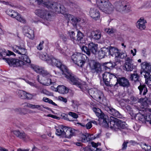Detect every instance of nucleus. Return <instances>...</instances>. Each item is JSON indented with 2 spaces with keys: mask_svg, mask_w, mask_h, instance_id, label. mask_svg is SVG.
<instances>
[{
  "mask_svg": "<svg viewBox=\"0 0 151 151\" xmlns=\"http://www.w3.org/2000/svg\"><path fill=\"white\" fill-rule=\"evenodd\" d=\"M57 68L61 71L60 74H62L67 79L70 83L76 85L82 91H84L83 87L85 85L81 84L79 81L78 78L73 74L68 69L67 67L62 63L60 60L57 61Z\"/></svg>",
  "mask_w": 151,
  "mask_h": 151,
  "instance_id": "nucleus-1",
  "label": "nucleus"
},
{
  "mask_svg": "<svg viewBox=\"0 0 151 151\" xmlns=\"http://www.w3.org/2000/svg\"><path fill=\"white\" fill-rule=\"evenodd\" d=\"M105 110L109 114L117 117H120L121 116V114L119 112L111 107L106 106L105 107Z\"/></svg>",
  "mask_w": 151,
  "mask_h": 151,
  "instance_id": "nucleus-25",
  "label": "nucleus"
},
{
  "mask_svg": "<svg viewBox=\"0 0 151 151\" xmlns=\"http://www.w3.org/2000/svg\"><path fill=\"white\" fill-rule=\"evenodd\" d=\"M108 55H110L116 58L117 56H118V53L119 50L117 48L110 46L108 47Z\"/></svg>",
  "mask_w": 151,
  "mask_h": 151,
  "instance_id": "nucleus-28",
  "label": "nucleus"
},
{
  "mask_svg": "<svg viewBox=\"0 0 151 151\" xmlns=\"http://www.w3.org/2000/svg\"><path fill=\"white\" fill-rule=\"evenodd\" d=\"M117 80L114 84L115 85L117 83H119V85L124 87H128L130 85V83L128 80L124 77L119 78L117 75Z\"/></svg>",
  "mask_w": 151,
  "mask_h": 151,
  "instance_id": "nucleus-18",
  "label": "nucleus"
},
{
  "mask_svg": "<svg viewBox=\"0 0 151 151\" xmlns=\"http://www.w3.org/2000/svg\"><path fill=\"white\" fill-rule=\"evenodd\" d=\"M19 58L21 60L11 58H3V59L10 65H13L14 66L22 67L23 68L27 66V64L22 60L27 63H31V60L26 54L21 55Z\"/></svg>",
  "mask_w": 151,
  "mask_h": 151,
  "instance_id": "nucleus-2",
  "label": "nucleus"
},
{
  "mask_svg": "<svg viewBox=\"0 0 151 151\" xmlns=\"http://www.w3.org/2000/svg\"><path fill=\"white\" fill-rule=\"evenodd\" d=\"M59 7V11H57V13H61L62 14H64L65 13V9L63 5H61L60 4L59 5H58L57 6ZM57 10H59L58 8L57 7Z\"/></svg>",
  "mask_w": 151,
  "mask_h": 151,
  "instance_id": "nucleus-42",
  "label": "nucleus"
},
{
  "mask_svg": "<svg viewBox=\"0 0 151 151\" xmlns=\"http://www.w3.org/2000/svg\"><path fill=\"white\" fill-rule=\"evenodd\" d=\"M90 67L94 72L100 73L102 72L101 65L98 62H93L90 64Z\"/></svg>",
  "mask_w": 151,
  "mask_h": 151,
  "instance_id": "nucleus-21",
  "label": "nucleus"
},
{
  "mask_svg": "<svg viewBox=\"0 0 151 151\" xmlns=\"http://www.w3.org/2000/svg\"><path fill=\"white\" fill-rule=\"evenodd\" d=\"M14 18H15L18 21L22 23H25L26 22L25 19L17 12V15L14 17Z\"/></svg>",
  "mask_w": 151,
  "mask_h": 151,
  "instance_id": "nucleus-41",
  "label": "nucleus"
},
{
  "mask_svg": "<svg viewBox=\"0 0 151 151\" xmlns=\"http://www.w3.org/2000/svg\"><path fill=\"white\" fill-rule=\"evenodd\" d=\"M58 100L60 101L63 102L65 103H66L67 101V99L61 96H59L58 98Z\"/></svg>",
  "mask_w": 151,
  "mask_h": 151,
  "instance_id": "nucleus-60",
  "label": "nucleus"
},
{
  "mask_svg": "<svg viewBox=\"0 0 151 151\" xmlns=\"http://www.w3.org/2000/svg\"><path fill=\"white\" fill-rule=\"evenodd\" d=\"M31 68L37 73L40 74H41L43 69L42 68L38 66L35 65H31Z\"/></svg>",
  "mask_w": 151,
  "mask_h": 151,
  "instance_id": "nucleus-34",
  "label": "nucleus"
},
{
  "mask_svg": "<svg viewBox=\"0 0 151 151\" xmlns=\"http://www.w3.org/2000/svg\"><path fill=\"white\" fill-rule=\"evenodd\" d=\"M39 57L42 60L46 61L49 64L54 66H57V60L52 56H49L46 53H41Z\"/></svg>",
  "mask_w": 151,
  "mask_h": 151,
  "instance_id": "nucleus-15",
  "label": "nucleus"
},
{
  "mask_svg": "<svg viewBox=\"0 0 151 151\" xmlns=\"http://www.w3.org/2000/svg\"><path fill=\"white\" fill-rule=\"evenodd\" d=\"M69 34L72 40L73 41L76 40V38L75 37V34L74 32L71 31L69 32Z\"/></svg>",
  "mask_w": 151,
  "mask_h": 151,
  "instance_id": "nucleus-50",
  "label": "nucleus"
},
{
  "mask_svg": "<svg viewBox=\"0 0 151 151\" xmlns=\"http://www.w3.org/2000/svg\"><path fill=\"white\" fill-rule=\"evenodd\" d=\"M132 59L129 57L125 59V63L124 66V69L128 71H132L133 69V65L132 63Z\"/></svg>",
  "mask_w": 151,
  "mask_h": 151,
  "instance_id": "nucleus-17",
  "label": "nucleus"
},
{
  "mask_svg": "<svg viewBox=\"0 0 151 151\" xmlns=\"http://www.w3.org/2000/svg\"><path fill=\"white\" fill-rule=\"evenodd\" d=\"M12 50L15 53L22 55L27 53V50L25 48L17 45L12 47Z\"/></svg>",
  "mask_w": 151,
  "mask_h": 151,
  "instance_id": "nucleus-22",
  "label": "nucleus"
},
{
  "mask_svg": "<svg viewBox=\"0 0 151 151\" xmlns=\"http://www.w3.org/2000/svg\"><path fill=\"white\" fill-rule=\"evenodd\" d=\"M139 76L137 73H134L130 74V79L131 81H133L134 82L139 83Z\"/></svg>",
  "mask_w": 151,
  "mask_h": 151,
  "instance_id": "nucleus-33",
  "label": "nucleus"
},
{
  "mask_svg": "<svg viewBox=\"0 0 151 151\" xmlns=\"http://www.w3.org/2000/svg\"><path fill=\"white\" fill-rule=\"evenodd\" d=\"M141 146L145 151H151V147L148 144L145 143H141Z\"/></svg>",
  "mask_w": 151,
  "mask_h": 151,
  "instance_id": "nucleus-40",
  "label": "nucleus"
},
{
  "mask_svg": "<svg viewBox=\"0 0 151 151\" xmlns=\"http://www.w3.org/2000/svg\"><path fill=\"white\" fill-rule=\"evenodd\" d=\"M86 137L87 142L93 140L92 138L91 137L90 134L86 133Z\"/></svg>",
  "mask_w": 151,
  "mask_h": 151,
  "instance_id": "nucleus-64",
  "label": "nucleus"
},
{
  "mask_svg": "<svg viewBox=\"0 0 151 151\" xmlns=\"http://www.w3.org/2000/svg\"><path fill=\"white\" fill-rule=\"evenodd\" d=\"M143 70L141 72V74L144 76L145 78L150 76L151 75L150 72L151 71V65L150 63L147 62H143L141 64Z\"/></svg>",
  "mask_w": 151,
  "mask_h": 151,
  "instance_id": "nucleus-16",
  "label": "nucleus"
},
{
  "mask_svg": "<svg viewBox=\"0 0 151 151\" xmlns=\"http://www.w3.org/2000/svg\"><path fill=\"white\" fill-rule=\"evenodd\" d=\"M96 4L102 12L108 14L112 13L114 10V6L109 0H96Z\"/></svg>",
  "mask_w": 151,
  "mask_h": 151,
  "instance_id": "nucleus-3",
  "label": "nucleus"
},
{
  "mask_svg": "<svg viewBox=\"0 0 151 151\" xmlns=\"http://www.w3.org/2000/svg\"><path fill=\"white\" fill-rule=\"evenodd\" d=\"M151 121V114H148L145 116V122L147 121L150 123Z\"/></svg>",
  "mask_w": 151,
  "mask_h": 151,
  "instance_id": "nucleus-61",
  "label": "nucleus"
},
{
  "mask_svg": "<svg viewBox=\"0 0 151 151\" xmlns=\"http://www.w3.org/2000/svg\"><path fill=\"white\" fill-rule=\"evenodd\" d=\"M105 31L108 34L111 35L116 32V30L113 28H108L105 29Z\"/></svg>",
  "mask_w": 151,
  "mask_h": 151,
  "instance_id": "nucleus-48",
  "label": "nucleus"
},
{
  "mask_svg": "<svg viewBox=\"0 0 151 151\" xmlns=\"http://www.w3.org/2000/svg\"><path fill=\"white\" fill-rule=\"evenodd\" d=\"M138 120L140 123H145V116L143 115L139 114L138 116Z\"/></svg>",
  "mask_w": 151,
  "mask_h": 151,
  "instance_id": "nucleus-45",
  "label": "nucleus"
},
{
  "mask_svg": "<svg viewBox=\"0 0 151 151\" xmlns=\"http://www.w3.org/2000/svg\"><path fill=\"white\" fill-rule=\"evenodd\" d=\"M83 34L81 32L79 31L78 32L76 40H75L78 41H80V42L81 43H84V42L82 41L83 39Z\"/></svg>",
  "mask_w": 151,
  "mask_h": 151,
  "instance_id": "nucleus-35",
  "label": "nucleus"
},
{
  "mask_svg": "<svg viewBox=\"0 0 151 151\" xmlns=\"http://www.w3.org/2000/svg\"><path fill=\"white\" fill-rule=\"evenodd\" d=\"M91 36L95 40H99L101 37V32L99 29H96L92 31L91 32Z\"/></svg>",
  "mask_w": 151,
  "mask_h": 151,
  "instance_id": "nucleus-27",
  "label": "nucleus"
},
{
  "mask_svg": "<svg viewBox=\"0 0 151 151\" xmlns=\"http://www.w3.org/2000/svg\"><path fill=\"white\" fill-rule=\"evenodd\" d=\"M147 23L146 20L143 17H141L137 22V27L141 30H144L146 28L145 24Z\"/></svg>",
  "mask_w": 151,
  "mask_h": 151,
  "instance_id": "nucleus-26",
  "label": "nucleus"
},
{
  "mask_svg": "<svg viewBox=\"0 0 151 151\" xmlns=\"http://www.w3.org/2000/svg\"><path fill=\"white\" fill-rule=\"evenodd\" d=\"M87 58L85 55L80 53L74 54L71 56V59L73 62L81 67L84 65Z\"/></svg>",
  "mask_w": 151,
  "mask_h": 151,
  "instance_id": "nucleus-9",
  "label": "nucleus"
},
{
  "mask_svg": "<svg viewBox=\"0 0 151 151\" xmlns=\"http://www.w3.org/2000/svg\"><path fill=\"white\" fill-rule=\"evenodd\" d=\"M93 110L96 116L99 117L100 124L105 127H108L109 126L108 116L105 115L99 108L93 107Z\"/></svg>",
  "mask_w": 151,
  "mask_h": 151,
  "instance_id": "nucleus-8",
  "label": "nucleus"
},
{
  "mask_svg": "<svg viewBox=\"0 0 151 151\" xmlns=\"http://www.w3.org/2000/svg\"><path fill=\"white\" fill-rule=\"evenodd\" d=\"M26 82L27 83H28V84L30 85L31 86L35 87L37 89H38L39 88V87L37 85L29 81H27Z\"/></svg>",
  "mask_w": 151,
  "mask_h": 151,
  "instance_id": "nucleus-57",
  "label": "nucleus"
},
{
  "mask_svg": "<svg viewBox=\"0 0 151 151\" xmlns=\"http://www.w3.org/2000/svg\"><path fill=\"white\" fill-rule=\"evenodd\" d=\"M25 99L31 100L32 99L33 95L29 93L26 92Z\"/></svg>",
  "mask_w": 151,
  "mask_h": 151,
  "instance_id": "nucleus-55",
  "label": "nucleus"
},
{
  "mask_svg": "<svg viewBox=\"0 0 151 151\" xmlns=\"http://www.w3.org/2000/svg\"><path fill=\"white\" fill-rule=\"evenodd\" d=\"M98 45L93 42L90 43L88 45V48L85 46H83L81 49L83 52L90 56L91 52L95 54L97 51Z\"/></svg>",
  "mask_w": 151,
  "mask_h": 151,
  "instance_id": "nucleus-13",
  "label": "nucleus"
},
{
  "mask_svg": "<svg viewBox=\"0 0 151 151\" xmlns=\"http://www.w3.org/2000/svg\"><path fill=\"white\" fill-rule=\"evenodd\" d=\"M80 141L82 142H87L86 133L84 134H80Z\"/></svg>",
  "mask_w": 151,
  "mask_h": 151,
  "instance_id": "nucleus-49",
  "label": "nucleus"
},
{
  "mask_svg": "<svg viewBox=\"0 0 151 151\" xmlns=\"http://www.w3.org/2000/svg\"><path fill=\"white\" fill-rule=\"evenodd\" d=\"M118 54V56H117L116 58L121 59H124L127 56V54L126 52H120L119 51Z\"/></svg>",
  "mask_w": 151,
  "mask_h": 151,
  "instance_id": "nucleus-46",
  "label": "nucleus"
},
{
  "mask_svg": "<svg viewBox=\"0 0 151 151\" xmlns=\"http://www.w3.org/2000/svg\"><path fill=\"white\" fill-rule=\"evenodd\" d=\"M127 125L125 122L121 121L116 118L111 117L109 123V126L112 129L117 131L121 129H124L127 127Z\"/></svg>",
  "mask_w": 151,
  "mask_h": 151,
  "instance_id": "nucleus-5",
  "label": "nucleus"
},
{
  "mask_svg": "<svg viewBox=\"0 0 151 151\" xmlns=\"http://www.w3.org/2000/svg\"><path fill=\"white\" fill-rule=\"evenodd\" d=\"M88 92L93 98L100 103H102L104 99V96L101 91L94 88L89 89Z\"/></svg>",
  "mask_w": 151,
  "mask_h": 151,
  "instance_id": "nucleus-11",
  "label": "nucleus"
},
{
  "mask_svg": "<svg viewBox=\"0 0 151 151\" xmlns=\"http://www.w3.org/2000/svg\"><path fill=\"white\" fill-rule=\"evenodd\" d=\"M37 80L39 82L45 86H49L52 83L50 77H42L40 78V76H38Z\"/></svg>",
  "mask_w": 151,
  "mask_h": 151,
  "instance_id": "nucleus-23",
  "label": "nucleus"
},
{
  "mask_svg": "<svg viewBox=\"0 0 151 151\" xmlns=\"http://www.w3.org/2000/svg\"><path fill=\"white\" fill-rule=\"evenodd\" d=\"M44 43V42L43 41H42L40 42L38 45L37 47V49L39 50H41L43 48V44Z\"/></svg>",
  "mask_w": 151,
  "mask_h": 151,
  "instance_id": "nucleus-59",
  "label": "nucleus"
},
{
  "mask_svg": "<svg viewBox=\"0 0 151 151\" xmlns=\"http://www.w3.org/2000/svg\"><path fill=\"white\" fill-rule=\"evenodd\" d=\"M35 13L41 18L47 20H50L52 17L50 12L44 8L36 9Z\"/></svg>",
  "mask_w": 151,
  "mask_h": 151,
  "instance_id": "nucleus-12",
  "label": "nucleus"
},
{
  "mask_svg": "<svg viewBox=\"0 0 151 151\" xmlns=\"http://www.w3.org/2000/svg\"><path fill=\"white\" fill-rule=\"evenodd\" d=\"M63 119L66 120H69L68 118L67 114L60 112L58 113L57 116V119Z\"/></svg>",
  "mask_w": 151,
  "mask_h": 151,
  "instance_id": "nucleus-37",
  "label": "nucleus"
},
{
  "mask_svg": "<svg viewBox=\"0 0 151 151\" xmlns=\"http://www.w3.org/2000/svg\"><path fill=\"white\" fill-rule=\"evenodd\" d=\"M140 85L138 87V89L139 90V94L141 95H145L147 92V88L145 85L141 84L140 83Z\"/></svg>",
  "mask_w": 151,
  "mask_h": 151,
  "instance_id": "nucleus-30",
  "label": "nucleus"
},
{
  "mask_svg": "<svg viewBox=\"0 0 151 151\" xmlns=\"http://www.w3.org/2000/svg\"><path fill=\"white\" fill-rule=\"evenodd\" d=\"M74 16L70 14H64L65 17L68 20H72V19L73 18Z\"/></svg>",
  "mask_w": 151,
  "mask_h": 151,
  "instance_id": "nucleus-51",
  "label": "nucleus"
},
{
  "mask_svg": "<svg viewBox=\"0 0 151 151\" xmlns=\"http://www.w3.org/2000/svg\"><path fill=\"white\" fill-rule=\"evenodd\" d=\"M14 134L20 139H23L25 135V133L23 132H20L19 130L14 131L13 132Z\"/></svg>",
  "mask_w": 151,
  "mask_h": 151,
  "instance_id": "nucleus-38",
  "label": "nucleus"
},
{
  "mask_svg": "<svg viewBox=\"0 0 151 151\" xmlns=\"http://www.w3.org/2000/svg\"><path fill=\"white\" fill-rule=\"evenodd\" d=\"M67 8L72 12H78L80 11V7L75 3L72 1H69L67 4Z\"/></svg>",
  "mask_w": 151,
  "mask_h": 151,
  "instance_id": "nucleus-19",
  "label": "nucleus"
},
{
  "mask_svg": "<svg viewBox=\"0 0 151 151\" xmlns=\"http://www.w3.org/2000/svg\"><path fill=\"white\" fill-rule=\"evenodd\" d=\"M128 143V142L124 141L122 145V150H125L127 147V144Z\"/></svg>",
  "mask_w": 151,
  "mask_h": 151,
  "instance_id": "nucleus-62",
  "label": "nucleus"
},
{
  "mask_svg": "<svg viewBox=\"0 0 151 151\" xmlns=\"http://www.w3.org/2000/svg\"><path fill=\"white\" fill-rule=\"evenodd\" d=\"M130 99L134 103H136L138 102L141 103V109L140 110L143 111H144L145 110H146V108L149 102V100L147 98H140L139 99L137 97L132 96L130 97Z\"/></svg>",
  "mask_w": 151,
  "mask_h": 151,
  "instance_id": "nucleus-14",
  "label": "nucleus"
},
{
  "mask_svg": "<svg viewBox=\"0 0 151 151\" xmlns=\"http://www.w3.org/2000/svg\"><path fill=\"white\" fill-rule=\"evenodd\" d=\"M68 114L74 118L76 119L78 117V114L73 112H70L68 113Z\"/></svg>",
  "mask_w": 151,
  "mask_h": 151,
  "instance_id": "nucleus-54",
  "label": "nucleus"
},
{
  "mask_svg": "<svg viewBox=\"0 0 151 151\" xmlns=\"http://www.w3.org/2000/svg\"><path fill=\"white\" fill-rule=\"evenodd\" d=\"M104 64L108 68H111L114 67L113 64L110 62L105 63Z\"/></svg>",
  "mask_w": 151,
  "mask_h": 151,
  "instance_id": "nucleus-53",
  "label": "nucleus"
},
{
  "mask_svg": "<svg viewBox=\"0 0 151 151\" xmlns=\"http://www.w3.org/2000/svg\"><path fill=\"white\" fill-rule=\"evenodd\" d=\"M114 6L116 10L119 12L125 10L129 12L131 9L129 3L125 1H117L114 3Z\"/></svg>",
  "mask_w": 151,
  "mask_h": 151,
  "instance_id": "nucleus-10",
  "label": "nucleus"
},
{
  "mask_svg": "<svg viewBox=\"0 0 151 151\" xmlns=\"http://www.w3.org/2000/svg\"><path fill=\"white\" fill-rule=\"evenodd\" d=\"M23 104L24 105V107H27L33 109L34 105L27 103H24Z\"/></svg>",
  "mask_w": 151,
  "mask_h": 151,
  "instance_id": "nucleus-52",
  "label": "nucleus"
},
{
  "mask_svg": "<svg viewBox=\"0 0 151 151\" xmlns=\"http://www.w3.org/2000/svg\"><path fill=\"white\" fill-rule=\"evenodd\" d=\"M11 55H15L14 53L9 51H6L5 49H1L0 50V56L2 57H4L6 56H9Z\"/></svg>",
  "mask_w": 151,
  "mask_h": 151,
  "instance_id": "nucleus-32",
  "label": "nucleus"
},
{
  "mask_svg": "<svg viewBox=\"0 0 151 151\" xmlns=\"http://www.w3.org/2000/svg\"><path fill=\"white\" fill-rule=\"evenodd\" d=\"M24 35L29 39L33 40L34 38L33 31L27 26H25L24 28Z\"/></svg>",
  "mask_w": 151,
  "mask_h": 151,
  "instance_id": "nucleus-24",
  "label": "nucleus"
},
{
  "mask_svg": "<svg viewBox=\"0 0 151 151\" xmlns=\"http://www.w3.org/2000/svg\"><path fill=\"white\" fill-rule=\"evenodd\" d=\"M6 12L7 14L13 18H14V17L17 15V12L10 9H7L6 11Z\"/></svg>",
  "mask_w": 151,
  "mask_h": 151,
  "instance_id": "nucleus-39",
  "label": "nucleus"
},
{
  "mask_svg": "<svg viewBox=\"0 0 151 151\" xmlns=\"http://www.w3.org/2000/svg\"><path fill=\"white\" fill-rule=\"evenodd\" d=\"M81 19L80 17L74 16L71 21V23L73 26H76L81 22Z\"/></svg>",
  "mask_w": 151,
  "mask_h": 151,
  "instance_id": "nucleus-36",
  "label": "nucleus"
},
{
  "mask_svg": "<svg viewBox=\"0 0 151 151\" xmlns=\"http://www.w3.org/2000/svg\"><path fill=\"white\" fill-rule=\"evenodd\" d=\"M41 74L42 76V77L50 78L51 76V75L50 73L44 69L41 72Z\"/></svg>",
  "mask_w": 151,
  "mask_h": 151,
  "instance_id": "nucleus-44",
  "label": "nucleus"
},
{
  "mask_svg": "<svg viewBox=\"0 0 151 151\" xmlns=\"http://www.w3.org/2000/svg\"><path fill=\"white\" fill-rule=\"evenodd\" d=\"M26 92L20 90L18 91V96L21 99H25Z\"/></svg>",
  "mask_w": 151,
  "mask_h": 151,
  "instance_id": "nucleus-43",
  "label": "nucleus"
},
{
  "mask_svg": "<svg viewBox=\"0 0 151 151\" xmlns=\"http://www.w3.org/2000/svg\"><path fill=\"white\" fill-rule=\"evenodd\" d=\"M30 2L32 5L37 2L38 4L41 5L53 11H56L57 3L49 0H30Z\"/></svg>",
  "mask_w": 151,
  "mask_h": 151,
  "instance_id": "nucleus-6",
  "label": "nucleus"
},
{
  "mask_svg": "<svg viewBox=\"0 0 151 151\" xmlns=\"http://www.w3.org/2000/svg\"><path fill=\"white\" fill-rule=\"evenodd\" d=\"M85 127L87 129H89L92 127L91 122H88L87 124L84 125Z\"/></svg>",
  "mask_w": 151,
  "mask_h": 151,
  "instance_id": "nucleus-58",
  "label": "nucleus"
},
{
  "mask_svg": "<svg viewBox=\"0 0 151 151\" xmlns=\"http://www.w3.org/2000/svg\"><path fill=\"white\" fill-rule=\"evenodd\" d=\"M98 57L99 59L104 58L105 56L108 55V47H104L101 49V50L98 52Z\"/></svg>",
  "mask_w": 151,
  "mask_h": 151,
  "instance_id": "nucleus-29",
  "label": "nucleus"
},
{
  "mask_svg": "<svg viewBox=\"0 0 151 151\" xmlns=\"http://www.w3.org/2000/svg\"><path fill=\"white\" fill-rule=\"evenodd\" d=\"M102 76L104 82L106 86H115L114 84L117 79V74L106 72L103 74Z\"/></svg>",
  "mask_w": 151,
  "mask_h": 151,
  "instance_id": "nucleus-7",
  "label": "nucleus"
},
{
  "mask_svg": "<svg viewBox=\"0 0 151 151\" xmlns=\"http://www.w3.org/2000/svg\"><path fill=\"white\" fill-rule=\"evenodd\" d=\"M41 93H43L46 95H50V93L49 91H47L46 89H42L41 90Z\"/></svg>",
  "mask_w": 151,
  "mask_h": 151,
  "instance_id": "nucleus-63",
  "label": "nucleus"
},
{
  "mask_svg": "<svg viewBox=\"0 0 151 151\" xmlns=\"http://www.w3.org/2000/svg\"><path fill=\"white\" fill-rule=\"evenodd\" d=\"M145 78V83L148 87L151 88V75Z\"/></svg>",
  "mask_w": 151,
  "mask_h": 151,
  "instance_id": "nucleus-47",
  "label": "nucleus"
},
{
  "mask_svg": "<svg viewBox=\"0 0 151 151\" xmlns=\"http://www.w3.org/2000/svg\"><path fill=\"white\" fill-rule=\"evenodd\" d=\"M89 14L90 16L95 20H99L100 17V14L99 10L96 8H91Z\"/></svg>",
  "mask_w": 151,
  "mask_h": 151,
  "instance_id": "nucleus-20",
  "label": "nucleus"
},
{
  "mask_svg": "<svg viewBox=\"0 0 151 151\" xmlns=\"http://www.w3.org/2000/svg\"><path fill=\"white\" fill-rule=\"evenodd\" d=\"M57 91L60 93H67L68 92V88L63 85H59L57 86Z\"/></svg>",
  "mask_w": 151,
  "mask_h": 151,
  "instance_id": "nucleus-31",
  "label": "nucleus"
},
{
  "mask_svg": "<svg viewBox=\"0 0 151 151\" xmlns=\"http://www.w3.org/2000/svg\"><path fill=\"white\" fill-rule=\"evenodd\" d=\"M75 132L74 129L63 125H59L57 127V136L61 137L70 138L74 135Z\"/></svg>",
  "mask_w": 151,
  "mask_h": 151,
  "instance_id": "nucleus-4",
  "label": "nucleus"
},
{
  "mask_svg": "<svg viewBox=\"0 0 151 151\" xmlns=\"http://www.w3.org/2000/svg\"><path fill=\"white\" fill-rule=\"evenodd\" d=\"M43 108L49 110H51V109L48 107L45 106H42L41 105H40L37 109L41 111H43Z\"/></svg>",
  "mask_w": 151,
  "mask_h": 151,
  "instance_id": "nucleus-56",
  "label": "nucleus"
}]
</instances>
